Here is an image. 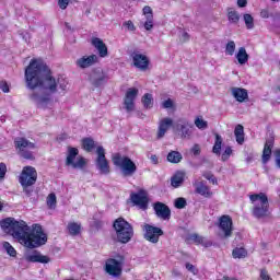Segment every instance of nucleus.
<instances>
[{
  "label": "nucleus",
  "mask_w": 280,
  "mask_h": 280,
  "mask_svg": "<svg viewBox=\"0 0 280 280\" xmlns=\"http://www.w3.org/2000/svg\"><path fill=\"white\" fill-rule=\"evenodd\" d=\"M24 78L27 89L35 91V89H42L54 95L58 93V86L61 91H67L69 82L65 78L56 79L51 68L45 63L42 59H31L28 66L25 68Z\"/></svg>",
  "instance_id": "f257e3e1"
},
{
  "label": "nucleus",
  "mask_w": 280,
  "mask_h": 280,
  "mask_svg": "<svg viewBox=\"0 0 280 280\" xmlns=\"http://www.w3.org/2000/svg\"><path fill=\"white\" fill-rule=\"evenodd\" d=\"M0 226L4 233L18 240L26 248H39L47 244V234L43 231V225L38 223L33 224L31 229L23 220L5 218L0 221Z\"/></svg>",
  "instance_id": "f03ea898"
},
{
  "label": "nucleus",
  "mask_w": 280,
  "mask_h": 280,
  "mask_svg": "<svg viewBox=\"0 0 280 280\" xmlns=\"http://www.w3.org/2000/svg\"><path fill=\"white\" fill-rule=\"evenodd\" d=\"M249 200L253 205L252 214L257 220L264 218H270V202L268 201V195L265 192L249 195Z\"/></svg>",
  "instance_id": "7ed1b4c3"
},
{
  "label": "nucleus",
  "mask_w": 280,
  "mask_h": 280,
  "mask_svg": "<svg viewBox=\"0 0 280 280\" xmlns=\"http://www.w3.org/2000/svg\"><path fill=\"white\" fill-rule=\"evenodd\" d=\"M113 229L116 233V242L118 244H128L135 237V228L121 217L114 221Z\"/></svg>",
  "instance_id": "20e7f679"
},
{
  "label": "nucleus",
  "mask_w": 280,
  "mask_h": 280,
  "mask_svg": "<svg viewBox=\"0 0 280 280\" xmlns=\"http://www.w3.org/2000/svg\"><path fill=\"white\" fill-rule=\"evenodd\" d=\"M13 143L21 159H24L25 161H36V154L34 153V150L38 149L36 143L27 140L25 137L15 138Z\"/></svg>",
  "instance_id": "39448f33"
},
{
  "label": "nucleus",
  "mask_w": 280,
  "mask_h": 280,
  "mask_svg": "<svg viewBox=\"0 0 280 280\" xmlns=\"http://www.w3.org/2000/svg\"><path fill=\"white\" fill-rule=\"evenodd\" d=\"M38 180V172L34 166H24L19 176V183L23 188L24 194L32 196V190H28L30 187H34Z\"/></svg>",
  "instance_id": "423d86ee"
},
{
  "label": "nucleus",
  "mask_w": 280,
  "mask_h": 280,
  "mask_svg": "<svg viewBox=\"0 0 280 280\" xmlns=\"http://www.w3.org/2000/svg\"><path fill=\"white\" fill-rule=\"evenodd\" d=\"M112 162L116 167H119L125 177L135 176V174H137V164L129 156L116 153L112 156Z\"/></svg>",
  "instance_id": "0eeeda50"
},
{
  "label": "nucleus",
  "mask_w": 280,
  "mask_h": 280,
  "mask_svg": "<svg viewBox=\"0 0 280 280\" xmlns=\"http://www.w3.org/2000/svg\"><path fill=\"white\" fill-rule=\"evenodd\" d=\"M126 265V256L117 254L114 258H107L105 260L104 270L109 277L118 279L124 272V266Z\"/></svg>",
  "instance_id": "6e6552de"
},
{
  "label": "nucleus",
  "mask_w": 280,
  "mask_h": 280,
  "mask_svg": "<svg viewBox=\"0 0 280 280\" xmlns=\"http://www.w3.org/2000/svg\"><path fill=\"white\" fill-rule=\"evenodd\" d=\"M80 154L78 148L69 147L68 155L66 159V165H71L74 170H82L86 166V160L83 156H80L75 162V156Z\"/></svg>",
  "instance_id": "1a4fd4ad"
},
{
  "label": "nucleus",
  "mask_w": 280,
  "mask_h": 280,
  "mask_svg": "<svg viewBox=\"0 0 280 280\" xmlns=\"http://www.w3.org/2000/svg\"><path fill=\"white\" fill-rule=\"evenodd\" d=\"M96 167L100 171L101 174H104L105 176L110 174V164L108 163V160L106 159V150H104V147L100 145L96 148Z\"/></svg>",
  "instance_id": "9d476101"
},
{
  "label": "nucleus",
  "mask_w": 280,
  "mask_h": 280,
  "mask_svg": "<svg viewBox=\"0 0 280 280\" xmlns=\"http://www.w3.org/2000/svg\"><path fill=\"white\" fill-rule=\"evenodd\" d=\"M132 66L139 71H148L150 69V58L141 54L139 50H133L130 54Z\"/></svg>",
  "instance_id": "9b49d317"
},
{
  "label": "nucleus",
  "mask_w": 280,
  "mask_h": 280,
  "mask_svg": "<svg viewBox=\"0 0 280 280\" xmlns=\"http://www.w3.org/2000/svg\"><path fill=\"white\" fill-rule=\"evenodd\" d=\"M139 96V90L137 88H129L124 97V108L126 113L135 112L137 97Z\"/></svg>",
  "instance_id": "f8f14e48"
},
{
  "label": "nucleus",
  "mask_w": 280,
  "mask_h": 280,
  "mask_svg": "<svg viewBox=\"0 0 280 280\" xmlns=\"http://www.w3.org/2000/svg\"><path fill=\"white\" fill-rule=\"evenodd\" d=\"M164 235V232L161 228L145 224L144 225V240L151 244H159V240Z\"/></svg>",
  "instance_id": "ddd939ff"
},
{
  "label": "nucleus",
  "mask_w": 280,
  "mask_h": 280,
  "mask_svg": "<svg viewBox=\"0 0 280 280\" xmlns=\"http://www.w3.org/2000/svg\"><path fill=\"white\" fill-rule=\"evenodd\" d=\"M218 226L222 231L224 237L229 238L233 235V218L229 214H223L219 218Z\"/></svg>",
  "instance_id": "4468645a"
},
{
  "label": "nucleus",
  "mask_w": 280,
  "mask_h": 280,
  "mask_svg": "<svg viewBox=\"0 0 280 280\" xmlns=\"http://www.w3.org/2000/svg\"><path fill=\"white\" fill-rule=\"evenodd\" d=\"M130 200L136 207L142 209V211H145L148 209V205L150 202L148 194L143 190H140L139 192H132L130 195Z\"/></svg>",
  "instance_id": "2eb2a0df"
},
{
  "label": "nucleus",
  "mask_w": 280,
  "mask_h": 280,
  "mask_svg": "<svg viewBox=\"0 0 280 280\" xmlns=\"http://www.w3.org/2000/svg\"><path fill=\"white\" fill-rule=\"evenodd\" d=\"M153 211L158 218H161V220H170V218H172V210L167 205L161 201L153 203Z\"/></svg>",
  "instance_id": "dca6fc26"
},
{
  "label": "nucleus",
  "mask_w": 280,
  "mask_h": 280,
  "mask_svg": "<svg viewBox=\"0 0 280 280\" xmlns=\"http://www.w3.org/2000/svg\"><path fill=\"white\" fill-rule=\"evenodd\" d=\"M174 126V120L170 117H164L159 121L156 139H163L170 130Z\"/></svg>",
  "instance_id": "f3484780"
},
{
  "label": "nucleus",
  "mask_w": 280,
  "mask_h": 280,
  "mask_svg": "<svg viewBox=\"0 0 280 280\" xmlns=\"http://www.w3.org/2000/svg\"><path fill=\"white\" fill-rule=\"evenodd\" d=\"M192 185L195 187V194L202 196V198L213 197V191L211 190V187H209L203 180L195 182Z\"/></svg>",
  "instance_id": "a211bd4d"
},
{
  "label": "nucleus",
  "mask_w": 280,
  "mask_h": 280,
  "mask_svg": "<svg viewBox=\"0 0 280 280\" xmlns=\"http://www.w3.org/2000/svg\"><path fill=\"white\" fill-rule=\"evenodd\" d=\"M100 62V57L97 55L83 56L77 60V66L80 69H89V67H93V65H97Z\"/></svg>",
  "instance_id": "6ab92c4d"
},
{
  "label": "nucleus",
  "mask_w": 280,
  "mask_h": 280,
  "mask_svg": "<svg viewBox=\"0 0 280 280\" xmlns=\"http://www.w3.org/2000/svg\"><path fill=\"white\" fill-rule=\"evenodd\" d=\"M25 259L30 264H49L51 261L49 256H45L38 250H34L31 255H27Z\"/></svg>",
  "instance_id": "aec40b11"
},
{
  "label": "nucleus",
  "mask_w": 280,
  "mask_h": 280,
  "mask_svg": "<svg viewBox=\"0 0 280 280\" xmlns=\"http://www.w3.org/2000/svg\"><path fill=\"white\" fill-rule=\"evenodd\" d=\"M30 100H32V102H35L38 108H47L49 102H51V97L49 95L40 96L38 92H33L30 95Z\"/></svg>",
  "instance_id": "412c9836"
},
{
  "label": "nucleus",
  "mask_w": 280,
  "mask_h": 280,
  "mask_svg": "<svg viewBox=\"0 0 280 280\" xmlns=\"http://www.w3.org/2000/svg\"><path fill=\"white\" fill-rule=\"evenodd\" d=\"M272 148H275V138H268L265 142L264 150H262V163L266 165L270 158L272 156Z\"/></svg>",
  "instance_id": "4be33fe9"
},
{
  "label": "nucleus",
  "mask_w": 280,
  "mask_h": 280,
  "mask_svg": "<svg viewBox=\"0 0 280 280\" xmlns=\"http://www.w3.org/2000/svg\"><path fill=\"white\" fill-rule=\"evenodd\" d=\"M92 45L97 49L100 58H106L108 56V46H106L102 38L93 37Z\"/></svg>",
  "instance_id": "5701e85b"
},
{
  "label": "nucleus",
  "mask_w": 280,
  "mask_h": 280,
  "mask_svg": "<svg viewBox=\"0 0 280 280\" xmlns=\"http://www.w3.org/2000/svg\"><path fill=\"white\" fill-rule=\"evenodd\" d=\"M108 82V74H106L103 70L94 71V78L92 80L93 86L98 89V86H103Z\"/></svg>",
  "instance_id": "b1692460"
},
{
  "label": "nucleus",
  "mask_w": 280,
  "mask_h": 280,
  "mask_svg": "<svg viewBox=\"0 0 280 280\" xmlns=\"http://www.w3.org/2000/svg\"><path fill=\"white\" fill-rule=\"evenodd\" d=\"M231 93L236 102H246L248 100V91L244 88H232Z\"/></svg>",
  "instance_id": "393cba45"
},
{
  "label": "nucleus",
  "mask_w": 280,
  "mask_h": 280,
  "mask_svg": "<svg viewBox=\"0 0 280 280\" xmlns=\"http://www.w3.org/2000/svg\"><path fill=\"white\" fill-rule=\"evenodd\" d=\"M188 240H191L197 246H205V248L213 246V243L211 241H208L203 236H200L196 233L190 234Z\"/></svg>",
  "instance_id": "a878e982"
},
{
  "label": "nucleus",
  "mask_w": 280,
  "mask_h": 280,
  "mask_svg": "<svg viewBox=\"0 0 280 280\" xmlns=\"http://www.w3.org/2000/svg\"><path fill=\"white\" fill-rule=\"evenodd\" d=\"M183 183H185V172L177 171L172 177H171V185L174 187V189H178V187L183 186Z\"/></svg>",
  "instance_id": "bb28decb"
},
{
  "label": "nucleus",
  "mask_w": 280,
  "mask_h": 280,
  "mask_svg": "<svg viewBox=\"0 0 280 280\" xmlns=\"http://www.w3.org/2000/svg\"><path fill=\"white\" fill-rule=\"evenodd\" d=\"M166 161H168V163H173V165H178V163L183 161V153L178 151H171L166 155Z\"/></svg>",
  "instance_id": "cd10ccee"
},
{
  "label": "nucleus",
  "mask_w": 280,
  "mask_h": 280,
  "mask_svg": "<svg viewBox=\"0 0 280 280\" xmlns=\"http://www.w3.org/2000/svg\"><path fill=\"white\" fill-rule=\"evenodd\" d=\"M67 231L70 235L75 237V235H80V233L82 232V224L77 222H69L67 225Z\"/></svg>",
  "instance_id": "c85d7f7f"
},
{
  "label": "nucleus",
  "mask_w": 280,
  "mask_h": 280,
  "mask_svg": "<svg viewBox=\"0 0 280 280\" xmlns=\"http://www.w3.org/2000/svg\"><path fill=\"white\" fill-rule=\"evenodd\" d=\"M222 136H220V133H215L214 135V145L212 148V152L213 154H215L217 156H220L221 151H222Z\"/></svg>",
  "instance_id": "c756f323"
},
{
  "label": "nucleus",
  "mask_w": 280,
  "mask_h": 280,
  "mask_svg": "<svg viewBox=\"0 0 280 280\" xmlns=\"http://www.w3.org/2000/svg\"><path fill=\"white\" fill-rule=\"evenodd\" d=\"M232 257L234 259H246V257H248V250L244 247H235L232 250Z\"/></svg>",
  "instance_id": "7c9ffc66"
},
{
  "label": "nucleus",
  "mask_w": 280,
  "mask_h": 280,
  "mask_svg": "<svg viewBox=\"0 0 280 280\" xmlns=\"http://www.w3.org/2000/svg\"><path fill=\"white\" fill-rule=\"evenodd\" d=\"M234 136L236 139V143H238V145H243L244 144V126L236 125L234 129Z\"/></svg>",
  "instance_id": "2f4dec72"
},
{
  "label": "nucleus",
  "mask_w": 280,
  "mask_h": 280,
  "mask_svg": "<svg viewBox=\"0 0 280 280\" xmlns=\"http://www.w3.org/2000/svg\"><path fill=\"white\" fill-rule=\"evenodd\" d=\"M82 148L85 152H93L95 150V140L93 138H83Z\"/></svg>",
  "instance_id": "473e14b6"
},
{
  "label": "nucleus",
  "mask_w": 280,
  "mask_h": 280,
  "mask_svg": "<svg viewBox=\"0 0 280 280\" xmlns=\"http://www.w3.org/2000/svg\"><path fill=\"white\" fill-rule=\"evenodd\" d=\"M236 60L240 65H246L248 62V52H246V48L241 47L236 54Z\"/></svg>",
  "instance_id": "72a5a7b5"
},
{
  "label": "nucleus",
  "mask_w": 280,
  "mask_h": 280,
  "mask_svg": "<svg viewBox=\"0 0 280 280\" xmlns=\"http://www.w3.org/2000/svg\"><path fill=\"white\" fill-rule=\"evenodd\" d=\"M141 102H142L143 108H145L147 110L154 106V98L152 97V94H150V93H145L142 96Z\"/></svg>",
  "instance_id": "f704fd0d"
},
{
  "label": "nucleus",
  "mask_w": 280,
  "mask_h": 280,
  "mask_svg": "<svg viewBox=\"0 0 280 280\" xmlns=\"http://www.w3.org/2000/svg\"><path fill=\"white\" fill-rule=\"evenodd\" d=\"M228 21L233 23L234 25H237L240 23V13L235 11L233 8L228 9Z\"/></svg>",
  "instance_id": "c9c22d12"
},
{
  "label": "nucleus",
  "mask_w": 280,
  "mask_h": 280,
  "mask_svg": "<svg viewBox=\"0 0 280 280\" xmlns=\"http://www.w3.org/2000/svg\"><path fill=\"white\" fill-rule=\"evenodd\" d=\"M46 205L48 209H56V205H58V199L55 192H50L46 198Z\"/></svg>",
  "instance_id": "e433bc0d"
},
{
  "label": "nucleus",
  "mask_w": 280,
  "mask_h": 280,
  "mask_svg": "<svg viewBox=\"0 0 280 280\" xmlns=\"http://www.w3.org/2000/svg\"><path fill=\"white\" fill-rule=\"evenodd\" d=\"M2 248L7 250V254H9L10 257H16V249L10 244V242L4 241L2 243Z\"/></svg>",
  "instance_id": "4c0bfd02"
},
{
  "label": "nucleus",
  "mask_w": 280,
  "mask_h": 280,
  "mask_svg": "<svg viewBox=\"0 0 280 280\" xmlns=\"http://www.w3.org/2000/svg\"><path fill=\"white\" fill-rule=\"evenodd\" d=\"M243 19L247 30H253V27H255V19L253 18V15L245 13L243 15Z\"/></svg>",
  "instance_id": "58836bf2"
},
{
  "label": "nucleus",
  "mask_w": 280,
  "mask_h": 280,
  "mask_svg": "<svg viewBox=\"0 0 280 280\" xmlns=\"http://www.w3.org/2000/svg\"><path fill=\"white\" fill-rule=\"evenodd\" d=\"M195 126L199 129V130H205L208 128V122L202 119V116H198L196 119H195Z\"/></svg>",
  "instance_id": "ea45409f"
},
{
  "label": "nucleus",
  "mask_w": 280,
  "mask_h": 280,
  "mask_svg": "<svg viewBox=\"0 0 280 280\" xmlns=\"http://www.w3.org/2000/svg\"><path fill=\"white\" fill-rule=\"evenodd\" d=\"M174 207L175 209H185V207H187V199L184 197L176 198L174 201Z\"/></svg>",
  "instance_id": "a19ab883"
},
{
  "label": "nucleus",
  "mask_w": 280,
  "mask_h": 280,
  "mask_svg": "<svg viewBox=\"0 0 280 280\" xmlns=\"http://www.w3.org/2000/svg\"><path fill=\"white\" fill-rule=\"evenodd\" d=\"M203 178H206V180H209V183H212V185H218V178H215V175H213V173L206 171L202 173Z\"/></svg>",
  "instance_id": "79ce46f5"
},
{
  "label": "nucleus",
  "mask_w": 280,
  "mask_h": 280,
  "mask_svg": "<svg viewBox=\"0 0 280 280\" xmlns=\"http://www.w3.org/2000/svg\"><path fill=\"white\" fill-rule=\"evenodd\" d=\"M225 54L228 56H233V54H235V42L233 40L228 42L225 46Z\"/></svg>",
  "instance_id": "37998d69"
},
{
  "label": "nucleus",
  "mask_w": 280,
  "mask_h": 280,
  "mask_svg": "<svg viewBox=\"0 0 280 280\" xmlns=\"http://www.w3.org/2000/svg\"><path fill=\"white\" fill-rule=\"evenodd\" d=\"M231 154H233V149L231 147H226L221 155V161H223V163H226V161L231 159Z\"/></svg>",
  "instance_id": "c03bdc74"
},
{
  "label": "nucleus",
  "mask_w": 280,
  "mask_h": 280,
  "mask_svg": "<svg viewBox=\"0 0 280 280\" xmlns=\"http://www.w3.org/2000/svg\"><path fill=\"white\" fill-rule=\"evenodd\" d=\"M142 12L145 16V19H154V13L152 12V8L150 5H145L143 9H142Z\"/></svg>",
  "instance_id": "a18cd8bd"
},
{
  "label": "nucleus",
  "mask_w": 280,
  "mask_h": 280,
  "mask_svg": "<svg viewBox=\"0 0 280 280\" xmlns=\"http://www.w3.org/2000/svg\"><path fill=\"white\" fill-rule=\"evenodd\" d=\"M185 268H186V270H188V272H191V275H198V272H199L197 267L194 266L191 262H186Z\"/></svg>",
  "instance_id": "49530a36"
},
{
  "label": "nucleus",
  "mask_w": 280,
  "mask_h": 280,
  "mask_svg": "<svg viewBox=\"0 0 280 280\" xmlns=\"http://www.w3.org/2000/svg\"><path fill=\"white\" fill-rule=\"evenodd\" d=\"M5 174H8V165L5 163H0V180H3L5 178Z\"/></svg>",
  "instance_id": "de8ad7c7"
},
{
  "label": "nucleus",
  "mask_w": 280,
  "mask_h": 280,
  "mask_svg": "<svg viewBox=\"0 0 280 280\" xmlns=\"http://www.w3.org/2000/svg\"><path fill=\"white\" fill-rule=\"evenodd\" d=\"M153 27H154V18L147 19V21L144 22V30H147V32H150V30H152Z\"/></svg>",
  "instance_id": "09e8293b"
},
{
  "label": "nucleus",
  "mask_w": 280,
  "mask_h": 280,
  "mask_svg": "<svg viewBox=\"0 0 280 280\" xmlns=\"http://www.w3.org/2000/svg\"><path fill=\"white\" fill-rule=\"evenodd\" d=\"M122 25H124V27H127V30L129 32H136V30H137V26H135V23H132L131 20L124 22Z\"/></svg>",
  "instance_id": "8fccbe9b"
},
{
  "label": "nucleus",
  "mask_w": 280,
  "mask_h": 280,
  "mask_svg": "<svg viewBox=\"0 0 280 280\" xmlns=\"http://www.w3.org/2000/svg\"><path fill=\"white\" fill-rule=\"evenodd\" d=\"M69 3H71V0H57V4L60 10H67V8H69Z\"/></svg>",
  "instance_id": "3c124183"
},
{
  "label": "nucleus",
  "mask_w": 280,
  "mask_h": 280,
  "mask_svg": "<svg viewBox=\"0 0 280 280\" xmlns=\"http://www.w3.org/2000/svg\"><path fill=\"white\" fill-rule=\"evenodd\" d=\"M0 89L3 93H10V85L8 84V81L0 80Z\"/></svg>",
  "instance_id": "603ef678"
},
{
  "label": "nucleus",
  "mask_w": 280,
  "mask_h": 280,
  "mask_svg": "<svg viewBox=\"0 0 280 280\" xmlns=\"http://www.w3.org/2000/svg\"><path fill=\"white\" fill-rule=\"evenodd\" d=\"M260 279L261 280H272L270 275H268V270L266 268L260 269Z\"/></svg>",
  "instance_id": "864d4df0"
},
{
  "label": "nucleus",
  "mask_w": 280,
  "mask_h": 280,
  "mask_svg": "<svg viewBox=\"0 0 280 280\" xmlns=\"http://www.w3.org/2000/svg\"><path fill=\"white\" fill-rule=\"evenodd\" d=\"M162 108H174V101H172V98H167L162 102Z\"/></svg>",
  "instance_id": "5fc2aeb1"
},
{
  "label": "nucleus",
  "mask_w": 280,
  "mask_h": 280,
  "mask_svg": "<svg viewBox=\"0 0 280 280\" xmlns=\"http://www.w3.org/2000/svg\"><path fill=\"white\" fill-rule=\"evenodd\" d=\"M261 19H270V11L268 9H262L260 11Z\"/></svg>",
  "instance_id": "6e6d98bb"
},
{
  "label": "nucleus",
  "mask_w": 280,
  "mask_h": 280,
  "mask_svg": "<svg viewBox=\"0 0 280 280\" xmlns=\"http://www.w3.org/2000/svg\"><path fill=\"white\" fill-rule=\"evenodd\" d=\"M191 152L195 156L200 155V145L199 144H195L191 149Z\"/></svg>",
  "instance_id": "4d7b16f0"
},
{
  "label": "nucleus",
  "mask_w": 280,
  "mask_h": 280,
  "mask_svg": "<svg viewBox=\"0 0 280 280\" xmlns=\"http://www.w3.org/2000/svg\"><path fill=\"white\" fill-rule=\"evenodd\" d=\"M237 5H238V8H246V5H248V1L247 0H237Z\"/></svg>",
  "instance_id": "13d9d810"
},
{
  "label": "nucleus",
  "mask_w": 280,
  "mask_h": 280,
  "mask_svg": "<svg viewBox=\"0 0 280 280\" xmlns=\"http://www.w3.org/2000/svg\"><path fill=\"white\" fill-rule=\"evenodd\" d=\"M182 38H183V43H187V40H189V38H190L189 33L184 32L182 34Z\"/></svg>",
  "instance_id": "bf43d9fd"
},
{
  "label": "nucleus",
  "mask_w": 280,
  "mask_h": 280,
  "mask_svg": "<svg viewBox=\"0 0 280 280\" xmlns=\"http://www.w3.org/2000/svg\"><path fill=\"white\" fill-rule=\"evenodd\" d=\"M151 162L154 164V165H159V156L156 155H151Z\"/></svg>",
  "instance_id": "052dcab7"
},
{
  "label": "nucleus",
  "mask_w": 280,
  "mask_h": 280,
  "mask_svg": "<svg viewBox=\"0 0 280 280\" xmlns=\"http://www.w3.org/2000/svg\"><path fill=\"white\" fill-rule=\"evenodd\" d=\"M180 128H182L184 137H187V135H189V129H187V127H185V125H182Z\"/></svg>",
  "instance_id": "680f3d73"
},
{
  "label": "nucleus",
  "mask_w": 280,
  "mask_h": 280,
  "mask_svg": "<svg viewBox=\"0 0 280 280\" xmlns=\"http://www.w3.org/2000/svg\"><path fill=\"white\" fill-rule=\"evenodd\" d=\"M275 154H276V159H280V149H277L275 151Z\"/></svg>",
  "instance_id": "e2e57ef3"
},
{
  "label": "nucleus",
  "mask_w": 280,
  "mask_h": 280,
  "mask_svg": "<svg viewBox=\"0 0 280 280\" xmlns=\"http://www.w3.org/2000/svg\"><path fill=\"white\" fill-rule=\"evenodd\" d=\"M223 279H224V280H237V279H235V278H232V279H231V278L228 277V276H224Z\"/></svg>",
  "instance_id": "0e129e2a"
},
{
  "label": "nucleus",
  "mask_w": 280,
  "mask_h": 280,
  "mask_svg": "<svg viewBox=\"0 0 280 280\" xmlns=\"http://www.w3.org/2000/svg\"><path fill=\"white\" fill-rule=\"evenodd\" d=\"M276 165L280 167V159H276Z\"/></svg>",
  "instance_id": "69168bd1"
},
{
  "label": "nucleus",
  "mask_w": 280,
  "mask_h": 280,
  "mask_svg": "<svg viewBox=\"0 0 280 280\" xmlns=\"http://www.w3.org/2000/svg\"><path fill=\"white\" fill-rule=\"evenodd\" d=\"M3 210V203L0 201V211Z\"/></svg>",
  "instance_id": "338daca9"
},
{
  "label": "nucleus",
  "mask_w": 280,
  "mask_h": 280,
  "mask_svg": "<svg viewBox=\"0 0 280 280\" xmlns=\"http://www.w3.org/2000/svg\"><path fill=\"white\" fill-rule=\"evenodd\" d=\"M67 280H75V279H73V278H70V279H67Z\"/></svg>",
  "instance_id": "774afa93"
}]
</instances>
